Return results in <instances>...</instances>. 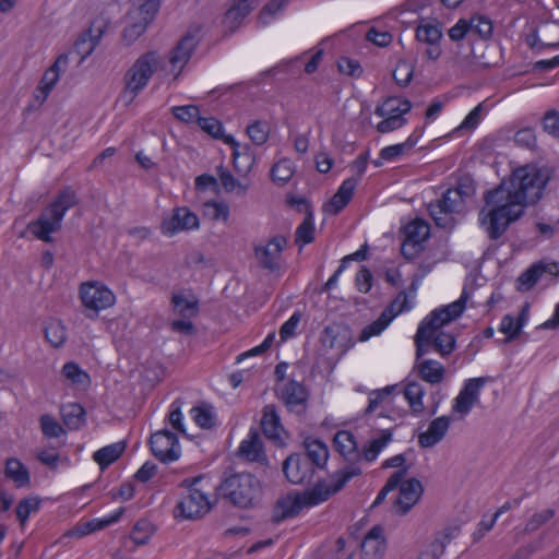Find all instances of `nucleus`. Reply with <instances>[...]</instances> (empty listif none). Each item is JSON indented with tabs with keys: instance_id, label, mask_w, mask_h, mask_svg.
Returning <instances> with one entry per match:
<instances>
[{
	"instance_id": "f257e3e1",
	"label": "nucleus",
	"mask_w": 559,
	"mask_h": 559,
	"mask_svg": "<svg viewBox=\"0 0 559 559\" xmlns=\"http://www.w3.org/2000/svg\"><path fill=\"white\" fill-rule=\"evenodd\" d=\"M551 178V173L546 167L525 165L512 171L508 180L503 179L495 189H502L503 197L511 204L525 209L536 204L543 197V192Z\"/></svg>"
},
{
	"instance_id": "f03ea898",
	"label": "nucleus",
	"mask_w": 559,
	"mask_h": 559,
	"mask_svg": "<svg viewBox=\"0 0 559 559\" xmlns=\"http://www.w3.org/2000/svg\"><path fill=\"white\" fill-rule=\"evenodd\" d=\"M487 211L483 207L479 212V224L485 229L490 240H498L508 230L509 226L521 218L525 211L503 197L502 189H490L484 193Z\"/></svg>"
},
{
	"instance_id": "7ed1b4c3",
	"label": "nucleus",
	"mask_w": 559,
	"mask_h": 559,
	"mask_svg": "<svg viewBox=\"0 0 559 559\" xmlns=\"http://www.w3.org/2000/svg\"><path fill=\"white\" fill-rule=\"evenodd\" d=\"M79 203L78 195L71 187L60 190L55 200L44 209L37 219L27 225V230L37 239L50 243L51 234L61 229L62 219L70 209Z\"/></svg>"
},
{
	"instance_id": "20e7f679",
	"label": "nucleus",
	"mask_w": 559,
	"mask_h": 559,
	"mask_svg": "<svg viewBox=\"0 0 559 559\" xmlns=\"http://www.w3.org/2000/svg\"><path fill=\"white\" fill-rule=\"evenodd\" d=\"M217 496L236 508L254 507L262 493L261 481L251 473L226 476L216 488Z\"/></svg>"
},
{
	"instance_id": "39448f33",
	"label": "nucleus",
	"mask_w": 559,
	"mask_h": 559,
	"mask_svg": "<svg viewBox=\"0 0 559 559\" xmlns=\"http://www.w3.org/2000/svg\"><path fill=\"white\" fill-rule=\"evenodd\" d=\"M162 58L156 51H147L140 56L124 74V96L133 102L139 93L148 84Z\"/></svg>"
},
{
	"instance_id": "423d86ee",
	"label": "nucleus",
	"mask_w": 559,
	"mask_h": 559,
	"mask_svg": "<svg viewBox=\"0 0 559 559\" xmlns=\"http://www.w3.org/2000/svg\"><path fill=\"white\" fill-rule=\"evenodd\" d=\"M200 480L201 477L182 480L181 487H186L187 492L182 495L174 509L175 518L194 520L202 518L211 510L206 495L194 487Z\"/></svg>"
},
{
	"instance_id": "0eeeda50",
	"label": "nucleus",
	"mask_w": 559,
	"mask_h": 559,
	"mask_svg": "<svg viewBox=\"0 0 559 559\" xmlns=\"http://www.w3.org/2000/svg\"><path fill=\"white\" fill-rule=\"evenodd\" d=\"M361 474V468L353 467L347 472H335L331 478L333 484L329 485L324 480L318 481L311 489L300 495L305 508L314 507L326 501L331 496L338 492L355 476Z\"/></svg>"
},
{
	"instance_id": "6e6552de",
	"label": "nucleus",
	"mask_w": 559,
	"mask_h": 559,
	"mask_svg": "<svg viewBox=\"0 0 559 559\" xmlns=\"http://www.w3.org/2000/svg\"><path fill=\"white\" fill-rule=\"evenodd\" d=\"M465 202L457 192L448 189L440 200L428 205V211L438 227L452 229L455 226L453 214L464 213Z\"/></svg>"
},
{
	"instance_id": "1a4fd4ad",
	"label": "nucleus",
	"mask_w": 559,
	"mask_h": 559,
	"mask_svg": "<svg viewBox=\"0 0 559 559\" xmlns=\"http://www.w3.org/2000/svg\"><path fill=\"white\" fill-rule=\"evenodd\" d=\"M276 395L289 413L299 418L305 417L309 406L310 391L302 382L289 379L276 389Z\"/></svg>"
},
{
	"instance_id": "9d476101",
	"label": "nucleus",
	"mask_w": 559,
	"mask_h": 559,
	"mask_svg": "<svg viewBox=\"0 0 559 559\" xmlns=\"http://www.w3.org/2000/svg\"><path fill=\"white\" fill-rule=\"evenodd\" d=\"M80 298L83 306L93 312L87 318H95L100 310L114 306L116 297L106 286L97 285L94 282H86L80 286Z\"/></svg>"
},
{
	"instance_id": "9b49d317",
	"label": "nucleus",
	"mask_w": 559,
	"mask_h": 559,
	"mask_svg": "<svg viewBox=\"0 0 559 559\" xmlns=\"http://www.w3.org/2000/svg\"><path fill=\"white\" fill-rule=\"evenodd\" d=\"M153 455L163 463L173 462L180 456V445L176 433L162 429L150 438Z\"/></svg>"
},
{
	"instance_id": "f8f14e48",
	"label": "nucleus",
	"mask_w": 559,
	"mask_h": 559,
	"mask_svg": "<svg viewBox=\"0 0 559 559\" xmlns=\"http://www.w3.org/2000/svg\"><path fill=\"white\" fill-rule=\"evenodd\" d=\"M468 298V292L466 288H464L457 300L435 309L423 321H428V324L438 331L441 326L461 317L465 310Z\"/></svg>"
},
{
	"instance_id": "ddd939ff",
	"label": "nucleus",
	"mask_w": 559,
	"mask_h": 559,
	"mask_svg": "<svg viewBox=\"0 0 559 559\" xmlns=\"http://www.w3.org/2000/svg\"><path fill=\"white\" fill-rule=\"evenodd\" d=\"M283 473L289 483L300 485L311 480L316 468L302 454L293 453L283 462Z\"/></svg>"
},
{
	"instance_id": "4468645a",
	"label": "nucleus",
	"mask_w": 559,
	"mask_h": 559,
	"mask_svg": "<svg viewBox=\"0 0 559 559\" xmlns=\"http://www.w3.org/2000/svg\"><path fill=\"white\" fill-rule=\"evenodd\" d=\"M489 381L488 377L472 378L465 381L463 389L454 399L453 412L467 415L478 402L480 390Z\"/></svg>"
},
{
	"instance_id": "2eb2a0df",
	"label": "nucleus",
	"mask_w": 559,
	"mask_h": 559,
	"mask_svg": "<svg viewBox=\"0 0 559 559\" xmlns=\"http://www.w3.org/2000/svg\"><path fill=\"white\" fill-rule=\"evenodd\" d=\"M201 25H192L188 28L186 34L180 38L177 45L171 49L169 62L174 68L180 69L190 60L194 49L197 48L200 39L198 35L201 32Z\"/></svg>"
},
{
	"instance_id": "dca6fc26",
	"label": "nucleus",
	"mask_w": 559,
	"mask_h": 559,
	"mask_svg": "<svg viewBox=\"0 0 559 559\" xmlns=\"http://www.w3.org/2000/svg\"><path fill=\"white\" fill-rule=\"evenodd\" d=\"M336 451L343 456L348 463L345 467L338 472H347L353 467L360 468L359 463L362 460L361 452L358 450V443L355 436L347 431L341 430L336 432L333 439Z\"/></svg>"
},
{
	"instance_id": "f3484780",
	"label": "nucleus",
	"mask_w": 559,
	"mask_h": 559,
	"mask_svg": "<svg viewBox=\"0 0 559 559\" xmlns=\"http://www.w3.org/2000/svg\"><path fill=\"white\" fill-rule=\"evenodd\" d=\"M400 495L394 502L396 513L405 515L419 501L424 493V487L417 478H409L399 485Z\"/></svg>"
},
{
	"instance_id": "a211bd4d",
	"label": "nucleus",
	"mask_w": 559,
	"mask_h": 559,
	"mask_svg": "<svg viewBox=\"0 0 559 559\" xmlns=\"http://www.w3.org/2000/svg\"><path fill=\"white\" fill-rule=\"evenodd\" d=\"M287 245L284 236L273 237L265 246H255L254 253L261 266L271 272L278 270V258Z\"/></svg>"
},
{
	"instance_id": "6ab92c4d",
	"label": "nucleus",
	"mask_w": 559,
	"mask_h": 559,
	"mask_svg": "<svg viewBox=\"0 0 559 559\" xmlns=\"http://www.w3.org/2000/svg\"><path fill=\"white\" fill-rule=\"evenodd\" d=\"M199 227L198 216L188 207L175 209L173 215L162 223V233L173 236L181 230H189Z\"/></svg>"
},
{
	"instance_id": "aec40b11",
	"label": "nucleus",
	"mask_w": 559,
	"mask_h": 559,
	"mask_svg": "<svg viewBox=\"0 0 559 559\" xmlns=\"http://www.w3.org/2000/svg\"><path fill=\"white\" fill-rule=\"evenodd\" d=\"M386 550L383 527L374 525L361 542L362 559H382Z\"/></svg>"
},
{
	"instance_id": "412c9836",
	"label": "nucleus",
	"mask_w": 559,
	"mask_h": 559,
	"mask_svg": "<svg viewBox=\"0 0 559 559\" xmlns=\"http://www.w3.org/2000/svg\"><path fill=\"white\" fill-rule=\"evenodd\" d=\"M457 531L459 530L456 527L450 526L437 532L432 539L425 545L418 556L423 559H440L444 554L447 546L456 536Z\"/></svg>"
},
{
	"instance_id": "4be33fe9",
	"label": "nucleus",
	"mask_w": 559,
	"mask_h": 559,
	"mask_svg": "<svg viewBox=\"0 0 559 559\" xmlns=\"http://www.w3.org/2000/svg\"><path fill=\"white\" fill-rule=\"evenodd\" d=\"M238 456L250 462H266L263 442L258 430L250 429L248 437L241 441L238 448Z\"/></svg>"
},
{
	"instance_id": "5701e85b",
	"label": "nucleus",
	"mask_w": 559,
	"mask_h": 559,
	"mask_svg": "<svg viewBox=\"0 0 559 559\" xmlns=\"http://www.w3.org/2000/svg\"><path fill=\"white\" fill-rule=\"evenodd\" d=\"M451 424L449 416H440L430 421L427 431L419 433L418 443L421 448H432L447 435Z\"/></svg>"
},
{
	"instance_id": "b1692460",
	"label": "nucleus",
	"mask_w": 559,
	"mask_h": 559,
	"mask_svg": "<svg viewBox=\"0 0 559 559\" xmlns=\"http://www.w3.org/2000/svg\"><path fill=\"white\" fill-rule=\"evenodd\" d=\"M261 428L264 436L270 439L283 444L282 432L284 427L281 423V417L277 413L276 406L267 404L263 407V415L261 419Z\"/></svg>"
},
{
	"instance_id": "393cba45",
	"label": "nucleus",
	"mask_w": 559,
	"mask_h": 559,
	"mask_svg": "<svg viewBox=\"0 0 559 559\" xmlns=\"http://www.w3.org/2000/svg\"><path fill=\"white\" fill-rule=\"evenodd\" d=\"M253 10L252 0H230V5L224 14L225 27L234 33L243 19Z\"/></svg>"
},
{
	"instance_id": "a878e982",
	"label": "nucleus",
	"mask_w": 559,
	"mask_h": 559,
	"mask_svg": "<svg viewBox=\"0 0 559 559\" xmlns=\"http://www.w3.org/2000/svg\"><path fill=\"white\" fill-rule=\"evenodd\" d=\"M305 508L300 495L280 499L273 510L272 521L280 523L286 519L297 516Z\"/></svg>"
},
{
	"instance_id": "bb28decb",
	"label": "nucleus",
	"mask_w": 559,
	"mask_h": 559,
	"mask_svg": "<svg viewBox=\"0 0 559 559\" xmlns=\"http://www.w3.org/2000/svg\"><path fill=\"white\" fill-rule=\"evenodd\" d=\"M414 370L423 381L432 385L441 383L445 376L443 365L433 359L415 362Z\"/></svg>"
},
{
	"instance_id": "cd10ccee",
	"label": "nucleus",
	"mask_w": 559,
	"mask_h": 559,
	"mask_svg": "<svg viewBox=\"0 0 559 559\" xmlns=\"http://www.w3.org/2000/svg\"><path fill=\"white\" fill-rule=\"evenodd\" d=\"M170 301L174 311L183 319H192L199 313V299L193 294L174 292Z\"/></svg>"
},
{
	"instance_id": "c85d7f7f",
	"label": "nucleus",
	"mask_w": 559,
	"mask_h": 559,
	"mask_svg": "<svg viewBox=\"0 0 559 559\" xmlns=\"http://www.w3.org/2000/svg\"><path fill=\"white\" fill-rule=\"evenodd\" d=\"M405 248L423 246L430 236V226L421 218H416L404 226Z\"/></svg>"
},
{
	"instance_id": "c756f323",
	"label": "nucleus",
	"mask_w": 559,
	"mask_h": 559,
	"mask_svg": "<svg viewBox=\"0 0 559 559\" xmlns=\"http://www.w3.org/2000/svg\"><path fill=\"white\" fill-rule=\"evenodd\" d=\"M306 453L302 454L317 468H323L329 459V449L326 444L319 439L306 438L304 441Z\"/></svg>"
},
{
	"instance_id": "7c9ffc66",
	"label": "nucleus",
	"mask_w": 559,
	"mask_h": 559,
	"mask_svg": "<svg viewBox=\"0 0 559 559\" xmlns=\"http://www.w3.org/2000/svg\"><path fill=\"white\" fill-rule=\"evenodd\" d=\"M436 332L437 330L431 328L430 324H428V321L420 322L415 335L416 362H419V360H427L424 356L433 349L431 338Z\"/></svg>"
},
{
	"instance_id": "2f4dec72",
	"label": "nucleus",
	"mask_w": 559,
	"mask_h": 559,
	"mask_svg": "<svg viewBox=\"0 0 559 559\" xmlns=\"http://www.w3.org/2000/svg\"><path fill=\"white\" fill-rule=\"evenodd\" d=\"M349 337V331L346 326L337 323L326 325L321 335V342L329 348H343Z\"/></svg>"
},
{
	"instance_id": "473e14b6",
	"label": "nucleus",
	"mask_w": 559,
	"mask_h": 559,
	"mask_svg": "<svg viewBox=\"0 0 559 559\" xmlns=\"http://www.w3.org/2000/svg\"><path fill=\"white\" fill-rule=\"evenodd\" d=\"M126 442L119 441L106 445L93 454V460L99 465L100 469L104 471L110 464L116 462L124 452Z\"/></svg>"
},
{
	"instance_id": "72a5a7b5",
	"label": "nucleus",
	"mask_w": 559,
	"mask_h": 559,
	"mask_svg": "<svg viewBox=\"0 0 559 559\" xmlns=\"http://www.w3.org/2000/svg\"><path fill=\"white\" fill-rule=\"evenodd\" d=\"M63 424L70 430H76L85 421V409L78 403H70L61 406L60 409Z\"/></svg>"
},
{
	"instance_id": "f704fd0d",
	"label": "nucleus",
	"mask_w": 559,
	"mask_h": 559,
	"mask_svg": "<svg viewBox=\"0 0 559 559\" xmlns=\"http://www.w3.org/2000/svg\"><path fill=\"white\" fill-rule=\"evenodd\" d=\"M412 108V104L408 99H402L399 97H389L381 106L376 108V115L380 117H403Z\"/></svg>"
},
{
	"instance_id": "c9c22d12",
	"label": "nucleus",
	"mask_w": 559,
	"mask_h": 559,
	"mask_svg": "<svg viewBox=\"0 0 559 559\" xmlns=\"http://www.w3.org/2000/svg\"><path fill=\"white\" fill-rule=\"evenodd\" d=\"M4 475L13 480L17 487H24L29 484L28 469L17 459L11 457L7 460Z\"/></svg>"
},
{
	"instance_id": "e433bc0d",
	"label": "nucleus",
	"mask_w": 559,
	"mask_h": 559,
	"mask_svg": "<svg viewBox=\"0 0 559 559\" xmlns=\"http://www.w3.org/2000/svg\"><path fill=\"white\" fill-rule=\"evenodd\" d=\"M420 134H411L403 143L385 146L380 151V158L384 160H393L401 155L412 151L417 144Z\"/></svg>"
},
{
	"instance_id": "4c0bfd02",
	"label": "nucleus",
	"mask_w": 559,
	"mask_h": 559,
	"mask_svg": "<svg viewBox=\"0 0 559 559\" xmlns=\"http://www.w3.org/2000/svg\"><path fill=\"white\" fill-rule=\"evenodd\" d=\"M44 334H45L46 341L52 347H56V348L61 347L67 340L66 328L62 324V322L57 319L49 320L46 323L45 329H44Z\"/></svg>"
},
{
	"instance_id": "58836bf2",
	"label": "nucleus",
	"mask_w": 559,
	"mask_h": 559,
	"mask_svg": "<svg viewBox=\"0 0 559 559\" xmlns=\"http://www.w3.org/2000/svg\"><path fill=\"white\" fill-rule=\"evenodd\" d=\"M392 431L391 429L382 430L380 437L374 438L369 441L368 445H366L361 452L362 460L367 462H372L377 459L381 450L391 441Z\"/></svg>"
},
{
	"instance_id": "ea45409f",
	"label": "nucleus",
	"mask_w": 559,
	"mask_h": 559,
	"mask_svg": "<svg viewBox=\"0 0 559 559\" xmlns=\"http://www.w3.org/2000/svg\"><path fill=\"white\" fill-rule=\"evenodd\" d=\"M424 395L425 390L423 385L416 381L408 382L404 389V396L407 400L413 413L415 414L424 412Z\"/></svg>"
},
{
	"instance_id": "a19ab883",
	"label": "nucleus",
	"mask_w": 559,
	"mask_h": 559,
	"mask_svg": "<svg viewBox=\"0 0 559 559\" xmlns=\"http://www.w3.org/2000/svg\"><path fill=\"white\" fill-rule=\"evenodd\" d=\"M441 38L442 31L438 23H420L416 28V39L420 43L439 44Z\"/></svg>"
},
{
	"instance_id": "79ce46f5",
	"label": "nucleus",
	"mask_w": 559,
	"mask_h": 559,
	"mask_svg": "<svg viewBox=\"0 0 559 559\" xmlns=\"http://www.w3.org/2000/svg\"><path fill=\"white\" fill-rule=\"evenodd\" d=\"M314 240L313 214L311 211L306 213L301 224L297 227L295 241L300 247L308 245Z\"/></svg>"
},
{
	"instance_id": "37998d69",
	"label": "nucleus",
	"mask_w": 559,
	"mask_h": 559,
	"mask_svg": "<svg viewBox=\"0 0 559 559\" xmlns=\"http://www.w3.org/2000/svg\"><path fill=\"white\" fill-rule=\"evenodd\" d=\"M408 472V467L395 471L386 480L385 485L378 492L371 508L380 506L386 498L388 493L396 489Z\"/></svg>"
},
{
	"instance_id": "c03bdc74",
	"label": "nucleus",
	"mask_w": 559,
	"mask_h": 559,
	"mask_svg": "<svg viewBox=\"0 0 559 559\" xmlns=\"http://www.w3.org/2000/svg\"><path fill=\"white\" fill-rule=\"evenodd\" d=\"M468 21L471 24V35H477L480 39H489L492 35L493 25L489 17L484 15H474Z\"/></svg>"
},
{
	"instance_id": "a18cd8bd",
	"label": "nucleus",
	"mask_w": 559,
	"mask_h": 559,
	"mask_svg": "<svg viewBox=\"0 0 559 559\" xmlns=\"http://www.w3.org/2000/svg\"><path fill=\"white\" fill-rule=\"evenodd\" d=\"M233 162L236 171L246 175L252 169L255 163V156L250 147L246 146L242 152H233Z\"/></svg>"
},
{
	"instance_id": "49530a36",
	"label": "nucleus",
	"mask_w": 559,
	"mask_h": 559,
	"mask_svg": "<svg viewBox=\"0 0 559 559\" xmlns=\"http://www.w3.org/2000/svg\"><path fill=\"white\" fill-rule=\"evenodd\" d=\"M542 47L559 48V22H545L539 25Z\"/></svg>"
},
{
	"instance_id": "de8ad7c7",
	"label": "nucleus",
	"mask_w": 559,
	"mask_h": 559,
	"mask_svg": "<svg viewBox=\"0 0 559 559\" xmlns=\"http://www.w3.org/2000/svg\"><path fill=\"white\" fill-rule=\"evenodd\" d=\"M412 307H413V305H412V302L407 298V293L405 290H402L390 302V305L384 308L382 313L386 314L389 320L392 321L396 316H399L403 311L411 310Z\"/></svg>"
},
{
	"instance_id": "09e8293b",
	"label": "nucleus",
	"mask_w": 559,
	"mask_h": 559,
	"mask_svg": "<svg viewBox=\"0 0 559 559\" xmlns=\"http://www.w3.org/2000/svg\"><path fill=\"white\" fill-rule=\"evenodd\" d=\"M153 533V524L147 520H140L135 523L131 532L130 538L135 545L142 546L148 543Z\"/></svg>"
},
{
	"instance_id": "8fccbe9b",
	"label": "nucleus",
	"mask_w": 559,
	"mask_h": 559,
	"mask_svg": "<svg viewBox=\"0 0 559 559\" xmlns=\"http://www.w3.org/2000/svg\"><path fill=\"white\" fill-rule=\"evenodd\" d=\"M61 372L62 376L72 384L84 385L90 383V376L87 372L82 370L81 367L73 361L64 364Z\"/></svg>"
},
{
	"instance_id": "3c124183",
	"label": "nucleus",
	"mask_w": 559,
	"mask_h": 559,
	"mask_svg": "<svg viewBox=\"0 0 559 559\" xmlns=\"http://www.w3.org/2000/svg\"><path fill=\"white\" fill-rule=\"evenodd\" d=\"M246 131L253 144L263 145L269 139L270 126L266 121L255 120Z\"/></svg>"
},
{
	"instance_id": "603ef678",
	"label": "nucleus",
	"mask_w": 559,
	"mask_h": 559,
	"mask_svg": "<svg viewBox=\"0 0 559 559\" xmlns=\"http://www.w3.org/2000/svg\"><path fill=\"white\" fill-rule=\"evenodd\" d=\"M431 342L433 344V349L442 357H445L454 350L456 341L452 334L439 332L437 335L433 334Z\"/></svg>"
},
{
	"instance_id": "864d4df0",
	"label": "nucleus",
	"mask_w": 559,
	"mask_h": 559,
	"mask_svg": "<svg viewBox=\"0 0 559 559\" xmlns=\"http://www.w3.org/2000/svg\"><path fill=\"white\" fill-rule=\"evenodd\" d=\"M293 175V163L289 159H282L271 168L272 180L278 185H285Z\"/></svg>"
},
{
	"instance_id": "5fc2aeb1",
	"label": "nucleus",
	"mask_w": 559,
	"mask_h": 559,
	"mask_svg": "<svg viewBox=\"0 0 559 559\" xmlns=\"http://www.w3.org/2000/svg\"><path fill=\"white\" fill-rule=\"evenodd\" d=\"M542 265L535 263L524 271L518 278V289L521 292L530 290L538 280H540Z\"/></svg>"
},
{
	"instance_id": "6e6d98bb",
	"label": "nucleus",
	"mask_w": 559,
	"mask_h": 559,
	"mask_svg": "<svg viewBox=\"0 0 559 559\" xmlns=\"http://www.w3.org/2000/svg\"><path fill=\"white\" fill-rule=\"evenodd\" d=\"M123 512H124V508H120L117 511H115L112 514H110L102 520H95V521L87 522L84 525V528L81 531L80 534L85 535V534L92 533L96 530L105 528V527L118 522L120 520V518L122 516Z\"/></svg>"
},
{
	"instance_id": "4d7b16f0",
	"label": "nucleus",
	"mask_w": 559,
	"mask_h": 559,
	"mask_svg": "<svg viewBox=\"0 0 559 559\" xmlns=\"http://www.w3.org/2000/svg\"><path fill=\"white\" fill-rule=\"evenodd\" d=\"M40 500L38 498H24L16 507V518L21 525H24L31 513L38 511Z\"/></svg>"
},
{
	"instance_id": "13d9d810",
	"label": "nucleus",
	"mask_w": 559,
	"mask_h": 559,
	"mask_svg": "<svg viewBox=\"0 0 559 559\" xmlns=\"http://www.w3.org/2000/svg\"><path fill=\"white\" fill-rule=\"evenodd\" d=\"M99 37H92L90 34H82L74 44V52L81 57V61L87 58L96 48Z\"/></svg>"
},
{
	"instance_id": "bf43d9fd",
	"label": "nucleus",
	"mask_w": 559,
	"mask_h": 559,
	"mask_svg": "<svg viewBox=\"0 0 559 559\" xmlns=\"http://www.w3.org/2000/svg\"><path fill=\"white\" fill-rule=\"evenodd\" d=\"M391 320L386 317V314H383L381 312L380 317L371 322L370 324L366 325L360 335L359 341L366 342L370 337L379 335L382 331L385 330V328L390 324Z\"/></svg>"
},
{
	"instance_id": "052dcab7",
	"label": "nucleus",
	"mask_w": 559,
	"mask_h": 559,
	"mask_svg": "<svg viewBox=\"0 0 559 559\" xmlns=\"http://www.w3.org/2000/svg\"><path fill=\"white\" fill-rule=\"evenodd\" d=\"M556 512L554 509H545L540 512L534 513L526 522L524 532L531 534L549 522Z\"/></svg>"
},
{
	"instance_id": "680f3d73",
	"label": "nucleus",
	"mask_w": 559,
	"mask_h": 559,
	"mask_svg": "<svg viewBox=\"0 0 559 559\" xmlns=\"http://www.w3.org/2000/svg\"><path fill=\"white\" fill-rule=\"evenodd\" d=\"M39 424L44 436L47 438H58L66 433L63 427L48 414L40 416Z\"/></svg>"
},
{
	"instance_id": "e2e57ef3",
	"label": "nucleus",
	"mask_w": 559,
	"mask_h": 559,
	"mask_svg": "<svg viewBox=\"0 0 559 559\" xmlns=\"http://www.w3.org/2000/svg\"><path fill=\"white\" fill-rule=\"evenodd\" d=\"M129 17L133 20L124 29L123 37L130 43L134 41L138 37H140L146 29L150 23L143 21L138 17V15L133 13H129Z\"/></svg>"
},
{
	"instance_id": "0e129e2a",
	"label": "nucleus",
	"mask_w": 559,
	"mask_h": 559,
	"mask_svg": "<svg viewBox=\"0 0 559 559\" xmlns=\"http://www.w3.org/2000/svg\"><path fill=\"white\" fill-rule=\"evenodd\" d=\"M171 112L175 118L186 123H198L200 118V110L195 105L175 106L171 108Z\"/></svg>"
},
{
	"instance_id": "69168bd1",
	"label": "nucleus",
	"mask_w": 559,
	"mask_h": 559,
	"mask_svg": "<svg viewBox=\"0 0 559 559\" xmlns=\"http://www.w3.org/2000/svg\"><path fill=\"white\" fill-rule=\"evenodd\" d=\"M414 75V67L407 61H400L393 71V78L397 85L405 87L407 86Z\"/></svg>"
},
{
	"instance_id": "338daca9",
	"label": "nucleus",
	"mask_w": 559,
	"mask_h": 559,
	"mask_svg": "<svg viewBox=\"0 0 559 559\" xmlns=\"http://www.w3.org/2000/svg\"><path fill=\"white\" fill-rule=\"evenodd\" d=\"M193 419L203 429H210L215 426L214 415L207 406H197L191 409Z\"/></svg>"
},
{
	"instance_id": "774afa93",
	"label": "nucleus",
	"mask_w": 559,
	"mask_h": 559,
	"mask_svg": "<svg viewBox=\"0 0 559 559\" xmlns=\"http://www.w3.org/2000/svg\"><path fill=\"white\" fill-rule=\"evenodd\" d=\"M205 214L213 221L226 222L229 216V207L227 204L222 202L209 201L204 204Z\"/></svg>"
}]
</instances>
